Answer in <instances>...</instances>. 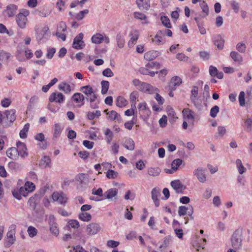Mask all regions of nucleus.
<instances>
[{"label": "nucleus", "mask_w": 252, "mask_h": 252, "mask_svg": "<svg viewBox=\"0 0 252 252\" xmlns=\"http://www.w3.org/2000/svg\"><path fill=\"white\" fill-rule=\"evenodd\" d=\"M29 11L26 9H21L16 17V23L21 29L26 27L28 19L27 17L29 15Z\"/></svg>", "instance_id": "obj_1"}, {"label": "nucleus", "mask_w": 252, "mask_h": 252, "mask_svg": "<svg viewBox=\"0 0 252 252\" xmlns=\"http://www.w3.org/2000/svg\"><path fill=\"white\" fill-rule=\"evenodd\" d=\"M80 90L86 95V99L91 102H94L96 98V95L92 87L89 85L82 87Z\"/></svg>", "instance_id": "obj_2"}, {"label": "nucleus", "mask_w": 252, "mask_h": 252, "mask_svg": "<svg viewBox=\"0 0 252 252\" xmlns=\"http://www.w3.org/2000/svg\"><path fill=\"white\" fill-rule=\"evenodd\" d=\"M242 233L239 231H235L231 237L232 246L234 249H239L242 245Z\"/></svg>", "instance_id": "obj_3"}, {"label": "nucleus", "mask_w": 252, "mask_h": 252, "mask_svg": "<svg viewBox=\"0 0 252 252\" xmlns=\"http://www.w3.org/2000/svg\"><path fill=\"white\" fill-rule=\"evenodd\" d=\"M48 224L51 233L55 236H58L59 234L58 225L56 222V218L52 215H50L49 216Z\"/></svg>", "instance_id": "obj_4"}, {"label": "nucleus", "mask_w": 252, "mask_h": 252, "mask_svg": "<svg viewBox=\"0 0 252 252\" xmlns=\"http://www.w3.org/2000/svg\"><path fill=\"white\" fill-rule=\"evenodd\" d=\"M101 230L100 225L95 222H92L88 224L86 228V232L87 235L93 236L97 234Z\"/></svg>", "instance_id": "obj_5"}, {"label": "nucleus", "mask_w": 252, "mask_h": 252, "mask_svg": "<svg viewBox=\"0 0 252 252\" xmlns=\"http://www.w3.org/2000/svg\"><path fill=\"white\" fill-rule=\"evenodd\" d=\"M206 172L205 168L198 167L193 171V174L200 183H204L206 181Z\"/></svg>", "instance_id": "obj_6"}, {"label": "nucleus", "mask_w": 252, "mask_h": 252, "mask_svg": "<svg viewBox=\"0 0 252 252\" xmlns=\"http://www.w3.org/2000/svg\"><path fill=\"white\" fill-rule=\"evenodd\" d=\"M83 34L80 33L73 39L72 47L77 50L83 49L85 45L84 42L83 41Z\"/></svg>", "instance_id": "obj_7"}, {"label": "nucleus", "mask_w": 252, "mask_h": 252, "mask_svg": "<svg viewBox=\"0 0 252 252\" xmlns=\"http://www.w3.org/2000/svg\"><path fill=\"white\" fill-rule=\"evenodd\" d=\"M139 114L144 118H147L151 115V111L145 102H141L138 105Z\"/></svg>", "instance_id": "obj_8"}, {"label": "nucleus", "mask_w": 252, "mask_h": 252, "mask_svg": "<svg viewBox=\"0 0 252 252\" xmlns=\"http://www.w3.org/2000/svg\"><path fill=\"white\" fill-rule=\"evenodd\" d=\"M191 93L190 99L191 102L196 108L200 109L202 105L200 103H198L197 97L198 94V88L196 86H193L191 91Z\"/></svg>", "instance_id": "obj_9"}, {"label": "nucleus", "mask_w": 252, "mask_h": 252, "mask_svg": "<svg viewBox=\"0 0 252 252\" xmlns=\"http://www.w3.org/2000/svg\"><path fill=\"white\" fill-rule=\"evenodd\" d=\"M64 100V96L62 93L60 92H54L51 94L49 96V100L51 102H56L61 104Z\"/></svg>", "instance_id": "obj_10"}, {"label": "nucleus", "mask_w": 252, "mask_h": 252, "mask_svg": "<svg viewBox=\"0 0 252 252\" xmlns=\"http://www.w3.org/2000/svg\"><path fill=\"white\" fill-rule=\"evenodd\" d=\"M138 90L140 91H141L144 93H148V94H152L155 92L157 89L152 86L149 84L147 83L143 82L141 83L140 87H138Z\"/></svg>", "instance_id": "obj_11"}, {"label": "nucleus", "mask_w": 252, "mask_h": 252, "mask_svg": "<svg viewBox=\"0 0 252 252\" xmlns=\"http://www.w3.org/2000/svg\"><path fill=\"white\" fill-rule=\"evenodd\" d=\"M5 241L4 245L7 247H9L14 243L15 241V231L14 230H10L7 232Z\"/></svg>", "instance_id": "obj_12"}, {"label": "nucleus", "mask_w": 252, "mask_h": 252, "mask_svg": "<svg viewBox=\"0 0 252 252\" xmlns=\"http://www.w3.org/2000/svg\"><path fill=\"white\" fill-rule=\"evenodd\" d=\"M52 198L54 201H58L61 204H64L66 202L67 198L63 193L54 192L52 194Z\"/></svg>", "instance_id": "obj_13"}, {"label": "nucleus", "mask_w": 252, "mask_h": 252, "mask_svg": "<svg viewBox=\"0 0 252 252\" xmlns=\"http://www.w3.org/2000/svg\"><path fill=\"white\" fill-rule=\"evenodd\" d=\"M171 186L177 193H182L185 189V187L179 180L172 181Z\"/></svg>", "instance_id": "obj_14"}, {"label": "nucleus", "mask_w": 252, "mask_h": 252, "mask_svg": "<svg viewBox=\"0 0 252 252\" xmlns=\"http://www.w3.org/2000/svg\"><path fill=\"white\" fill-rule=\"evenodd\" d=\"M182 82V79L179 77L177 76L173 77L169 83V89L175 90L176 87L180 86Z\"/></svg>", "instance_id": "obj_15"}, {"label": "nucleus", "mask_w": 252, "mask_h": 252, "mask_svg": "<svg viewBox=\"0 0 252 252\" xmlns=\"http://www.w3.org/2000/svg\"><path fill=\"white\" fill-rule=\"evenodd\" d=\"M153 41L158 45L165 43V41L162 31L160 30L158 32L154 39H153Z\"/></svg>", "instance_id": "obj_16"}, {"label": "nucleus", "mask_w": 252, "mask_h": 252, "mask_svg": "<svg viewBox=\"0 0 252 252\" xmlns=\"http://www.w3.org/2000/svg\"><path fill=\"white\" fill-rule=\"evenodd\" d=\"M16 145L17 147V149L18 150L19 152V156H20L23 158L27 157L28 154L25 145L20 141L18 142Z\"/></svg>", "instance_id": "obj_17"}, {"label": "nucleus", "mask_w": 252, "mask_h": 252, "mask_svg": "<svg viewBox=\"0 0 252 252\" xmlns=\"http://www.w3.org/2000/svg\"><path fill=\"white\" fill-rule=\"evenodd\" d=\"M139 33L138 31L135 30L131 32L130 33V39L128 43L129 47H132L135 44L139 38Z\"/></svg>", "instance_id": "obj_18"}, {"label": "nucleus", "mask_w": 252, "mask_h": 252, "mask_svg": "<svg viewBox=\"0 0 252 252\" xmlns=\"http://www.w3.org/2000/svg\"><path fill=\"white\" fill-rule=\"evenodd\" d=\"M6 155L12 159H17L19 157L18 150L16 148L11 147L7 150Z\"/></svg>", "instance_id": "obj_19"}, {"label": "nucleus", "mask_w": 252, "mask_h": 252, "mask_svg": "<svg viewBox=\"0 0 252 252\" xmlns=\"http://www.w3.org/2000/svg\"><path fill=\"white\" fill-rule=\"evenodd\" d=\"M118 193V189L115 188L110 189L105 191L104 194V198L111 199L117 195Z\"/></svg>", "instance_id": "obj_20"}, {"label": "nucleus", "mask_w": 252, "mask_h": 252, "mask_svg": "<svg viewBox=\"0 0 252 252\" xmlns=\"http://www.w3.org/2000/svg\"><path fill=\"white\" fill-rule=\"evenodd\" d=\"M136 2L140 9L147 10L150 8V0H136Z\"/></svg>", "instance_id": "obj_21"}, {"label": "nucleus", "mask_w": 252, "mask_h": 252, "mask_svg": "<svg viewBox=\"0 0 252 252\" xmlns=\"http://www.w3.org/2000/svg\"><path fill=\"white\" fill-rule=\"evenodd\" d=\"M134 17L138 20L142 21V24H148L149 23L146 16L140 12H135L133 13Z\"/></svg>", "instance_id": "obj_22"}, {"label": "nucleus", "mask_w": 252, "mask_h": 252, "mask_svg": "<svg viewBox=\"0 0 252 252\" xmlns=\"http://www.w3.org/2000/svg\"><path fill=\"white\" fill-rule=\"evenodd\" d=\"M17 6L14 4L8 5L5 10V13L8 17L13 16L17 12Z\"/></svg>", "instance_id": "obj_23"}, {"label": "nucleus", "mask_w": 252, "mask_h": 252, "mask_svg": "<svg viewBox=\"0 0 252 252\" xmlns=\"http://www.w3.org/2000/svg\"><path fill=\"white\" fill-rule=\"evenodd\" d=\"M183 118L186 120H191L194 121V117L193 115L194 113L189 109H184L183 110Z\"/></svg>", "instance_id": "obj_24"}, {"label": "nucleus", "mask_w": 252, "mask_h": 252, "mask_svg": "<svg viewBox=\"0 0 252 252\" xmlns=\"http://www.w3.org/2000/svg\"><path fill=\"white\" fill-rule=\"evenodd\" d=\"M58 89L65 94H69L71 91L70 85L64 82L59 84Z\"/></svg>", "instance_id": "obj_25"}, {"label": "nucleus", "mask_w": 252, "mask_h": 252, "mask_svg": "<svg viewBox=\"0 0 252 252\" xmlns=\"http://www.w3.org/2000/svg\"><path fill=\"white\" fill-rule=\"evenodd\" d=\"M230 56L234 62L239 63H241L243 61L242 56L236 51H231Z\"/></svg>", "instance_id": "obj_26"}, {"label": "nucleus", "mask_w": 252, "mask_h": 252, "mask_svg": "<svg viewBox=\"0 0 252 252\" xmlns=\"http://www.w3.org/2000/svg\"><path fill=\"white\" fill-rule=\"evenodd\" d=\"M53 139H56L59 137L62 132L61 126L59 124H55L53 126Z\"/></svg>", "instance_id": "obj_27"}, {"label": "nucleus", "mask_w": 252, "mask_h": 252, "mask_svg": "<svg viewBox=\"0 0 252 252\" xmlns=\"http://www.w3.org/2000/svg\"><path fill=\"white\" fill-rule=\"evenodd\" d=\"M123 146L129 151H133L134 149V142L131 138H128L126 140L123 144Z\"/></svg>", "instance_id": "obj_28"}, {"label": "nucleus", "mask_w": 252, "mask_h": 252, "mask_svg": "<svg viewBox=\"0 0 252 252\" xmlns=\"http://www.w3.org/2000/svg\"><path fill=\"white\" fill-rule=\"evenodd\" d=\"M79 219L83 221H89L92 219L91 215L87 212H81L78 215Z\"/></svg>", "instance_id": "obj_29"}, {"label": "nucleus", "mask_w": 252, "mask_h": 252, "mask_svg": "<svg viewBox=\"0 0 252 252\" xmlns=\"http://www.w3.org/2000/svg\"><path fill=\"white\" fill-rule=\"evenodd\" d=\"M200 17H196L194 18V20L197 23L200 34L202 35H204L207 32L205 28L203 26V23L200 21Z\"/></svg>", "instance_id": "obj_30"}, {"label": "nucleus", "mask_w": 252, "mask_h": 252, "mask_svg": "<svg viewBox=\"0 0 252 252\" xmlns=\"http://www.w3.org/2000/svg\"><path fill=\"white\" fill-rule=\"evenodd\" d=\"M158 56V53L156 51H151L144 54V58L148 61H152L155 59Z\"/></svg>", "instance_id": "obj_31"}, {"label": "nucleus", "mask_w": 252, "mask_h": 252, "mask_svg": "<svg viewBox=\"0 0 252 252\" xmlns=\"http://www.w3.org/2000/svg\"><path fill=\"white\" fill-rule=\"evenodd\" d=\"M200 7L202 9L203 13L200 15V18H205L209 14V8L208 5L205 1H203L200 4Z\"/></svg>", "instance_id": "obj_32"}, {"label": "nucleus", "mask_w": 252, "mask_h": 252, "mask_svg": "<svg viewBox=\"0 0 252 252\" xmlns=\"http://www.w3.org/2000/svg\"><path fill=\"white\" fill-rule=\"evenodd\" d=\"M206 239L205 238L200 239L198 242L195 243L194 247L195 248L196 250L198 252L200 251L201 250H203L205 248Z\"/></svg>", "instance_id": "obj_33"}, {"label": "nucleus", "mask_w": 252, "mask_h": 252, "mask_svg": "<svg viewBox=\"0 0 252 252\" xmlns=\"http://www.w3.org/2000/svg\"><path fill=\"white\" fill-rule=\"evenodd\" d=\"M236 165L238 169L239 173L240 175L243 174L246 171V168L243 165L242 161L240 159H237L236 160Z\"/></svg>", "instance_id": "obj_34"}, {"label": "nucleus", "mask_w": 252, "mask_h": 252, "mask_svg": "<svg viewBox=\"0 0 252 252\" xmlns=\"http://www.w3.org/2000/svg\"><path fill=\"white\" fill-rule=\"evenodd\" d=\"M138 96V93L136 91H133L132 92L129 96V100L131 103V105L132 107H134V108H136V100Z\"/></svg>", "instance_id": "obj_35"}, {"label": "nucleus", "mask_w": 252, "mask_h": 252, "mask_svg": "<svg viewBox=\"0 0 252 252\" xmlns=\"http://www.w3.org/2000/svg\"><path fill=\"white\" fill-rule=\"evenodd\" d=\"M5 114L8 120L11 123L13 122L15 119V111L14 110H10L6 111Z\"/></svg>", "instance_id": "obj_36"}, {"label": "nucleus", "mask_w": 252, "mask_h": 252, "mask_svg": "<svg viewBox=\"0 0 252 252\" xmlns=\"http://www.w3.org/2000/svg\"><path fill=\"white\" fill-rule=\"evenodd\" d=\"M103 40V36L99 33H96L92 37V42L95 44L101 43Z\"/></svg>", "instance_id": "obj_37"}, {"label": "nucleus", "mask_w": 252, "mask_h": 252, "mask_svg": "<svg viewBox=\"0 0 252 252\" xmlns=\"http://www.w3.org/2000/svg\"><path fill=\"white\" fill-rule=\"evenodd\" d=\"M51 159L49 157L45 156L40 160L39 165L42 168H46L49 166Z\"/></svg>", "instance_id": "obj_38"}, {"label": "nucleus", "mask_w": 252, "mask_h": 252, "mask_svg": "<svg viewBox=\"0 0 252 252\" xmlns=\"http://www.w3.org/2000/svg\"><path fill=\"white\" fill-rule=\"evenodd\" d=\"M160 172V169L158 167H150L148 169V173L149 175L156 177L158 176Z\"/></svg>", "instance_id": "obj_39"}, {"label": "nucleus", "mask_w": 252, "mask_h": 252, "mask_svg": "<svg viewBox=\"0 0 252 252\" xmlns=\"http://www.w3.org/2000/svg\"><path fill=\"white\" fill-rule=\"evenodd\" d=\"M72 99L75 102L79 103L83 101L85 99V97L84 95L80 93H75L73 95Z\"/></svg>", "instance_id": "obj_40"}, {"label": "nucleus", "mask_w": 252, "mask_h": 252, "mask_svg": "<svg viewBox=\"0 0 252 252\" xmlns=\"http://www.w3.org/2000/svg\"><path fill=\"white\" fill-rule=\"evenodd\" d=\"M189 210V206L186 207L185 206H181L179 207L178 213L179 216H183L188 214V211Z\"/></svg>", "instance_id": "obj_41"}, {"label": "nucleus", "mask_w": 252, "mask_h": 252, "mask_svg": "<svg viewBox=\"0 0 252 252\" xmlns=\"http://www.w3.org/2000/svg\"><path fill=\"white\" fill-rule=\"evenodd\" d=\"M117 41L118 46L119 48H122L124 47L125 43V41L124 36L123 35L120 34L117 35Z\"/></svg>", "instance_id": "obj_42"}, {"label": "nucleus", "mask_w": 252, "mask_h": 252, "mask_svg": "<svg viewBox=\"0 0 252 252\" xmlns=\"http://www.w3.org/2000/svg\"><path fill=\"white\" fill-rule=\"evenodd\" d=\"M100 112L96 110L95 112H89L87 114L88 118L90 120H93L95 118H98L100 116Z\"/></svg>", "instance_id": "obj_43"}, {"label": "nucleus", "mask_w": 252, "mask_h": 252, "mask_svg": "<svg viewBox=\"0 0 252 252\" xmlns=\"http://www.w3.org/2000/svg\"><path fill=\"white\" fill-rule=\"evenodd\" d=\"M182 163V160L180 158L174 159L171 163L172 169L174 171H176Z\"/></svg>", "instance_id": "obj_44"}, {"label": "nucleus", "mask_w": 252, "mask_h": 252, "mask_svg": "<svg viewBox=\"0 0 252 252\" xmlns=\"http://www.w3.org/2000/svg\"><path fill=\"white\" fill-rule=\"evenodd\" d=\"M127 104L126 100L122 96H119L117 100V106L119 107H123L125 106Z\"/></svg>", "instance_id": "obj_45"}, {"label": "nucleus", "mask_w": 252, "mask_h": 252, "mask_svg": "<svg viewBox=\"0 0 252 252\" xmlns=\"http://www.w3.org/2000/svg\"><path fill=\"white\" fill-rule=\"evenodd\" d=\"M108 119L111 121L118 120L120 115L115 111H111L107 113Z\"/></svg>", "instance_id": "obj_46"}, {"label": "nucleus", "mask_w": 252, "mask_h": 252, "mask_svg": "<svg viewBox=\"0 0 252 252\" xmlns=\"http://www.w3.org/2000/svg\"><path fill=\"white\" fill-rule=\"evenodd\" d=\"M30 125L27 124L24 126V128L20 131L19 135L21 138H25L27 137V132L28 131Z\"/></svg>", "instance_id": "obj_47"}, {"label": "nucleus", "mask_w": 252, "mask_h": 252, "mask_svg": "<svg viewBox=\"0 0 252 252\" xmlns=\"http://www.w3.org/2000/svg\"><path fill=\"white\" fill-rule=\"evenodd\" d=\"M101 93L102 94H105L108 90L109 86V83L107 81H102L101 82Z\"/></svg>", "instance_id": "obj_48"}, {"label": "nucleus", "mask_w": 252, "mask_h": 252, "mask_svg": "<svg viewBox=\"0 0 252 252\" xmlns=\"http://www.w3.org/2000/svg\"><path fill=\"white\" fill-rule=\"evenodd\" d=\"M27 232L30 237H33L37 235V230L33 226H30L28 228Z\"/></svg>", "instance_id": "obj_49"}, {"label": "nucleus", "mask_w": 252, "mask_h": 252, "mask_svg": "<svg viewBox=\"0 0 252 252\" xmlns=\"http://www.w3.org/2000/svg\"><path fill=\"white\" fill-rule=\"evenodd\" d=\"M162 24L166 28H171V25L169 18L167 16H163L160 18Z\"/></svg>", "instance_id": "obj_50"}, {"label": "nucleus", "mask_w": 252, "mask_h": 252, "mask_svg": "<svg viewBox=\"0 0 252 252\" xmlns=\"http://www.w3.org/2000/svg\"><path fill=\"white\" fill-rule=\"evenodd\" d=\"M118 173L113 170L109 169L106 173V177L109 179H115L118 176Z\"/></svg>", "instance_id": "obj_51"}, {"label": "nucleus", "mask_w": 252, "mask_h": 252, "mask_svg": "<svg viewBox=\"0 0 252 252\" xmlns=\"http://www.w3.org/2000/svg\"><path fill=\"white\" fill-rule=\"evenodd\" d=\"M68 226L74 229H77L80 226L79 221L76 220H71L68 222Z\"/></svg>", "instance_id": "obj_52"}, {"label": "nucleus", "mask_w": 252, "mask_h": 252, "mask_svg": "<svg viewBox=\"0 0 252 252\" xmlns=\"http://www.w3.org/2000/svg\"><path fill=\"white\" fill-rule=\"evenodd\" d=\"M236 48L238 52L241 53H244L246 51V46L245 44L242 42H239L236 45Z\"/></svg>", "instance_id": "obj_53"}, {"label": "nucleus", "mask_w": 252, "mask_h": 252, "mask_svg": "<svg viewBox=\"0 0 252 252\" xmlns=\"http://www.w3.org/2000/svg\"><path fill=\"white\" fill-rule=\"evenodd\" d=\"M220 108L219 106L215 105L211 109L210 116L212 118H215L217 116L218 113L219 112Z\"/></svg>", "instance_id": "obj_54"}, {"label": "nucleus", "mask_w": 252, "mask_h": 252, "mask_svg": "<svg viewBox=\"0 0 252 252\" xmlns=\"http://www.w3.org/2000/svg\"><path fill=\"white\" fill-rule=\"evenodd\" d=\"M67 26L66 24L64 22H61L58 27L57 31L58 32H66Z\"/></svg>", "instance_id": "obj_55"}, {"label": "nucleus", "mask_w": 252, "mask_h": 252, "mask_svg": "<svg viewBox=\"0 0 252 252\" xmlns=\"http://www.w3.org/2000/svg\"><path fill=\"white\" fill-rule=\"evenodd\" d=\"M245 126L247 127V130L250 131L252 130V120L248 118L245 121Z\"/></svg>", "instance_id": "obj_56"}, {"label": "nucleus", "mask_w": 252, "mask_h": 252, "mask_svg": "<svg viewBox=\"0 0 252 252\" xmlns=\"http://www.w3.org/2000/svg\"><path fill=\"white\" fill-rule=\"evenodd\" d=\"M151 193L153 200L158 199V197L160 195V191L156 188H154L152 189Z\"/></svg>", "instance_id": "obj_57"}, {"label": "nucleus", "mask_w": 252, "mask_h": 252, "mask_svg": "<svg viewBox=\"0 0 252 252\" xmlns=\"http://www.w3.org/2000/svg\"><path fill=\"white\" fill-rule=\"evenodd\" d=\"M88 12L89 10L87 9L81 11L79 13H78L76 15L75 18L78 20H81L84 18L85 14H87V13H88Z\"/></svg>", "instance_id": "obj_58"}, {"label": "nucleus", "mask_w": 252, "mask_h": 252, "mask_svg": "<svg viewBox=\"0 0 252 252\" xmlns=\"http://www.w3.org/2000/svg\"><path fill=\"white\" fill-rule=\"evenodd\" d=\"M239 101L240 105L243 106L245 105V93L244 92H241L239 95Z\"/></svg>", "instance_id": "obj_59"}, {"label": "nucleus", "mask_w": 252, "mask_h": 252, "mask_svg": "<svg viewBox=\"0 0 252 252\" xmlns=\"http://www.w3.org/2000/svg\"><path fill=\"white\" fill-rule=\"evenodd\" d=\"M167 117L165 115H163L159 120V126L162 127H165L167 125Z\"/></svg>", "instance_id": "obj_60"}, {"label": "nucleus", "mask_w": 252, "mask_h": 252, "mask_svg": "<svg viewBox=\"0 0 252 252\" xmlns=\"http://www.w3.org/2000/svg\"><path fill=\"white\" fill-rule=\"evenodd\" d=\"M102 75L105 77H111L113 76L114 73L111 69L108 68L102 71Z\"/></svg>", "instance_id": "obj_61"}, {"label": "nucleus", "mask_w": 252, "mask_h": 252, "mask_svg": "<svg viewBox=\"0 0 252 252\" xmlns=\"http://www.w3.org/2000/svg\"><path fill=\"white\" fill-rule=\"evenodd\" d=\"M36 199L35 197H31L30 198L28 201V204H29L30 207L32 209H34L36 207Z\"/></svg>", "instance_id": "obj_62"}, {"label": "nucleus", "mask_w": 252, "mask_h": 252, "mask_svg": "<svg viewBox=\"0 0 252 252\" xmlns=\"http://www.w3.org/2000/svg\"><path fill=\"white\" fill-rule=\"evenodd\" d=\"M25 186L30 192H32L35 189V186L33 183L30 182H27L25 184Z\"/></svg>", "instance_id": "obj_63"}, {"label": "nucleus", "mask_w": 252, "mask_h": 252, "mask_svg": "<svg viewBox=\"0 0 252 252\" xmlns=\"http://www.w3.org/2000/svg\"><path fill=\"white\" fill-rule=\"evenodd\" d=\"M11 101L8 98H4L1 101V104L3 107H8L11 104Z\"/></svg>", "instance_id": "obj_64"}]
</instances>
